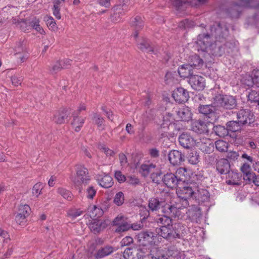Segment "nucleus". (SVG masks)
<instances>
[{"instance_id": "1", "label": "nucleus", "mask_w": 259, "mask_h": 259, "mask_svg": "<svg viewBox=\"0 0 259 259\" xmlns=\"http://www.w3.org/2000/svg\"><path fill=\"white\" fill-rule=\"evenodd\" d=\"M217 27L212 26L210 28L211 35L208 33L199 34L197 40L195 41V48L198 52L201 51L205 52L211 43V36H214L216 38H220L227 36L228 30L226 27H222L220 24L217 25Z\"/></svg>"}, {"instance_id": "2", "label": "nucleus", "mask_w": 259, "mask_h": 259, "mask_svg": "<svg viewBox=\"0 0 259 259\" xmlns=\"http://www.w3.org/2000/svg\"><path fill=\"white\" fill-rule=\"evenodd\" d=\"M196 191V186L194 184L189 185L179 186L177 188V194L179 198L180 203H182V206L187 207L189 206L188 199L194 198L195 193Z\"/></svg>"}, {"instance_id": "3", "label": "nucleus", "mask_w": 259, "mask_h": 259, "mask_svg": "<svg viewBox=\"0 0 259 259\" xmlns=\"http://www.w3.org/2000/svg\"><path fill=\"white\" fill-rule=\"evenodd\" d=\"M214 101L215 106L227 109H233L237 105L236 99L232 96L220 95L215 97Z\"/></svg>"}, {"instance_id": "4", "label": "nucleus", "mask_w": 259, "mask_h": 259, "mask_svg": "<svg viewBox=\"0 0 259 259\" xmlns=\"http://www.w3.org/2000/svg\"><path fill=\"white\" fill-rule=\"evenodd\" d=\"M88 170L82 165H78L76 168V175L71 178L72 182L76 186H79L82 183L87 184L90 180Z\"/></svg>"}, {"instance_id": "5", "label": "nucleus", "mask_w": 259, "mask_h": 259, "mask_svg": "<svg viewBox=\"0 0 259 259\" xmlns=\"http://www.w3.org/2000/svg\"><path fill=\"white\" fill-rule=\"evenodd\" d=\"M175 121V119L171 113H168L163 116L162 120L158 123L159 132L164 133L162 134L163 136H166L165 133L168 130L175 127L177 124Z\"/></svg>"}, {"instance_id": "6", "label": "nucleus", "mask_w": 259, "mask_h": 259, "mask_svg": "<svg viewBox=\"0 0 259 259\" xmlns=\"http://www.w3.org/2000/svg\"><path fill=\"white\" fill-rule=\"evenodd\" d=\"M158 234L164 238L171 239L180 238L179 233L174 229L172 225L170 226H161L156 230Z\"/></svg>"}, {"instance_id": "7", "label": "nucleus", "mask_w": 259, "mask_h": 259, "mask_svg": "<svg viewBox=\"0 0 259 259\" xmlns=\"http://www.w3.org/2000/svg\"><path fill=\"white\" fill-rule=\"evenodd\" d=\"M213 126L212 124L209 122L203 120H196L192 123V130L198 134H204L209 132L210 127Z\"/></svg>"}, {"instance_id": "8", "label": "nucleus", "mask_w": 259, "mask_h": 259, "mask_svg": "<svg viewBox=\"0 0 259 259\" xmlns=\"http://www.w3.org/2000/svg\"><path fill=\"white\" fill-rule=\"evenodd\" d=\"M162 181L167 187L170 188L178 187L184 182L182 179L178 178L176 175L172 173L165 175L162 178Z\"/></svg>"}, {"instance_id": "9", "label": "nucleus", "mask_w": 259, "mask_h": 259, "mask_svg": "<svg viewBox=\"0 0 259 259\" xmlns=\"http://www.w3.org/2000/svg\"><path fill=\"white\" fill-rule=\"evenodd\" d=\"M137 238L141 245L147 246L155 244L156 237L151 232H143L139 233Z\"/></svg>"}, {"instance_id": "10", "label": "nucleus", "mask_w": 259, "mask_h": 259, "mask_svg": "<svg viewBox=\"0 0 259 259\" xmlns=\"http://www.w3.org/2000/svg\"><path fill=\"white\" fill-rule=\"evenodd\" d=\"M189 83L194 90L201 91L205 88V80L201 76L193 75L190 76Z\"/></svg>"}, {"instance_id": "11", "label": "nucleus", "mask_w": 259, "mask_h": 259, "mask_svg": "<svg viewBox=\"0 0 259 259\" xmlns=\"http://www.w3.org/2000/svg\"><path fill=\"white\" fill-rule=\"evenodd\" d=\"M238 122L241 124H250L253 121V115L248 110L242 109L237 113Z\"/></svg>"}, {"instance_id": "12", "label": "nucleus", "mask_w": 259, "mask_h": 259, "mask_svg": "<svg viewBox=\"0 0 259 259\" xmlns=\"http://www.w3.org/2000/svg\"><path fill=\"white\" fill-rule=\"evenodd\" d=\"M142 171V174L146 176L151 174L152 177L160 176V171L159 168L155 164L148 163L142 164L141 166Z\"/></svg>"}, {"instance_id": "13", "label": "nucleus", "mask_w": 259, "mask_h": 259, "mask_svg": "<svg viewBox=\"0 0 259 259\" xmlns=\"http://www.w3.org/2000/svg\"><path fill=\"white\" fill-rule=\"evenodd\" d=\"M181 203V204H177L176 206L167 205L162 209V212L167 214L170 218L179 217L181 215L180 209L184 208L182 206V203Z\"/></svg>"}, {"instance_id": "14", "label": "nucleus", "mask_w": 259, "mask_h": 259, "mask_svg": "<svg viewBox=\"0 0 259 259\" xmlns=\"http://www.w3.org/2000/svg\"><path fill=\"white\" fill-rule=\"evenodd\" d=\"M172 97L179 103L185 102L189 98L188 92L183 88H178L174 91Z\"/></svg>"}, {"instance_id": "15", "label": "nucleus", "mask_w": 259, "mask_h": 259, "mask_svg": "<svg viewBox=\"0 0 259 259\" xmlns=\"http://www.w3.org/2000/svg\"><path fill=\"white\" fill-rule=\"evenodd\" d=\"M180 144L185 148H190L195 146L196 140L187 133H183L179 138Z\"/></svg>"}, {"instance_id": "16", "label": "nucleus", "mask_w": 259, "mask_h": 259, "mask_svg": "<svg viewBox=\"0 0 259 259\" xmlns=\"http://www.w3.org/2000/svg\"><path fill=\"white\" fill-rule=\"evenodd\" d=\"M178 120L189 121L192 118V113L188 107H183L177 111Z\"/></svg>"}, {"instance_id": "17", "label": "nucleus", "mask_w": 259, "mask_h": 259, "mask_svg": "<svg viewBox=\"0 0 259 259\" xmlns=\"http://www.w3.org/2000/svg\"><path fill=\"white\" fill-rule=\"evenodd\" d=\"M143 253L138 248H126L123 252L125 259H139L143 256Z\"/></svg>"}, {"instance_id": "18", "label": "nucleus", "mask_w": 259, "mask_h": 259, "mask_svg": "<svg viewBox=\"0 0 259 259\" xmlns=\"http://www.w3.org/2000/svg\"><path fill=\"white\" fill-rule=\"evenodd\" d=\"M96 180L98 184L104 188H110L113 184L112 177L107 174L98 175L96 177Z\"/></svg>"}, {"instance_id": "19", "label": "nucleus", "mask_w": 259, "mask_h": 259, "mask_svg": "<svg viewBox=\"0 0 259 259\" xmlns=\"http://www.w3.org/2000/svg\"><path fill=\"white\" fill-rule=\"evenodd\" d=\"M195 146L198 147L201 150L206 152H208L213 147L211 140L206 138L196 139Z\"/></svg>"}, {"instance_id": "20", "label": "nucleus", "mask_w": 259, "mask_h": 259, "mask_svg": "<svg viewBox=\"0 0 259 259\" xmlns=\"http://www.w3.org/2000/svg\"><path fill=\"white\" fill-rule=\"evenodd\" d=\"M210 195L207 190L203 188H200L196 186V191L195 193L194 199L199 202H205L209 199Z\"/></svg>"}, {"instance_id": "21", "label": "nucleus", "mask_w": 259, "mask_h": 259, "mask_svg": "<svg viewBox=\"0 0 259 259\" xmlns=\"http://www.w3.org/2000/svg\"><path fill=\"white\" fill-rule=\"evenodd\" d=\"M168 159L172 165H178L184 160V156L179 151L173 150L169 152Z\"/></svg>"}, {"instance_id": "22", "label": "nucleus", "mask_w": 259, "mask_h": 259, "mask_svg": "<svg viewBox=\"0 0 259 259\" xmlns=\"http://www.w3.org/2000/svg\"><path fill=\"white\" fill-rule=\"evenodd\" d=\"M164 202L160 201L158 198H152L149 200L148 207L152 211H157L160 209L164 208Z\"/></svg>"}, {"instance_id": "23", "label": "nucleus", "mask_w": 259, "mask_h": 259, "mask_svg": "<svg viewBox=\"0 0 259 259\" xmlns=\"http://www.w3.org/2000/svg\"><path fill=\"white\" fill-rule=\"evenodd\" d=\"M106 226L105 222L94 220L89 224V227L92 232L97 233L105 229Z\"/></svg>"}, {"instance_id": "24", "label": "nucleus", "mask_w": 259, "mask_h": 259, "mask_svg": "<svg viewBox=\"0 0 259 259\" xmlns=\"http://www.w3.org/2000/svg\"><path fill=\"white\" fill-rule=\"evenodd\" d=\"M230 164L226 159H221L217 163V169L221 174L229 172Z\"/></svg>"}, {"instance_id": "25", "label": "nucleus", "mask_w": 259, "mask_h": 259, "mask_svg": "<svg viewBox=\"0 0 259 259\" xmlns=\"http://www.w3.org/2000/svg\"><path fill=\"white\" fill-rule=\"evenodd\" d=\"M174 5L177 11H182L185 10L189 6H196L197 4L193 1L174 0Z\"/></svg>"}, {"instance_id": "26", "label": "nucleus", "mask_w": 259, "mask_h": 259, "mask_svg": "<svg viewBox=\"0 0 259 259\" xmlns=\"http://www.w3.org/2000/svg\"><path fill=\"white\" fill-rule=\"evenodd\" d=\"M191 65L188 64H184L178 68V73L181 77H189L191 75H193L192 69Z\"/></svg>"}, {"instance_id": "27", "label": "nucleus", "mask_w": 259, "mask_h": 259, "mask_svg": "<svg viewBox=\"0 0 259 259\" xmlns=\"http://www.w3.org/2000/svg\"><path fill=\"white\" fill-rule=\"evenodd\" d=\"M88 212L90 217L94 220L100 218L104 213L103 210L96 205L91 206L89 208Z\"/></svg>"}, {"instance_id": "28", "label": "nucleus", "mask_w": 259, "mask_h": 259, "mask_svg": "<svg viewBox=\"0 0 259 259\" xmlns=\"http://www.w3.org/2000/svg\"><path fill=\"white\" fill-rule=\"evenodd\" d=\"M123 7H122V5L119 4L118 5H116L113 8L114 14L112 15L113 21L115 22L118 21L119 19L120 16L119 15H122L124 13L125 11H126L127 8L125 7L123 9Z\"/></svg>"}, {"instance_id": "29", "label": "nucleus", "mask_w": 259, "mask_h": 259, "mask_svg": "<svg viewBox=\"0 0 259 259\" xmlns=\"http://www.w3.org/2000/svg\"><path fill=\"white\" fill-rule=\"evenodd\" d=\"M68 115L67 111L63 110L61 111L57 112L54 115L53 120L58 124H61L65 122Z\"/></svg>"}, {"instance_id": "30", "label": "nucleus", "mask_w": 259, "mask_h": 259, "mask_svg": "<svg viewBox=\"0 0 259 259\" xmlns=\"http://www.w3.org/2000/svg\"><path fill=\"white\" fill-rule=\"evenodd\" d=\"M114 251V248L110 246H106L99 249L95 255L97 258H103L110 254Z\"/></svg>"}, {"instance_id": "31", "label": "nucleus", "mask_w": 259, "mask_h": 259, "mask_svg": "<svg viewBox=\"0 0 259 259\" xmlns=\"http://www.w3.org/2000/svg\"><path fill=\"white\" fill-rule=\"evenodd\" d=\"M240 169L244 174V179L248 181H251V177L253 174L251 172L250 166L245 162L242 165Z\"/></svg>"}, {"instance_id": "32", "label": "nucleus", "mask_w": 259, "mask_h": 259, "mask_svg": "<svg viewBox=\"0 0 259 259\" xmlns=\"http://www.w3.org/2000/svg\"><path fill=\"white\" fill-rule=\"evenodd\" d=\"M189 64L192 67L199 68L202 66L203 60L198 55L195 54L190 57Z\"/></svg>"}, {"instance_id": "33", "label": "nucleus", "mask_w": 259, "mask_h": 259, "mask_svg": "<svg viewBox=\"0 0 259 259\" xmlns=\"http://www.w3.org/2000/svg\"><path fill=\"white\" fill-rule=\"evenodd\" d=\"M188 215L193 220L197 221V219L201 215V210L196 206H193L187 212Z\"/></svg>"}, {"instance_id": "34", "label": "nucleus", "mask_w": 259, "mask_h": 259, "mask_svg": "<svg viewBox=\"0 0 259 259\" xmlns=\"http://www.w3.org/2000/svg\"><path fill=\"white\" fill-rule=\"evenodd\" d=\"M229 178L226 181V183L229 185H237L240 181V175L237 172L233 171L229 172Z\"/></svg>"}, {"instance_id": "35", "label": "nucleus", "mask_w": 259, "mask_h": 259, "mask_svg": "<svg viewBox=\"0 0 259 259\" xmlns=\"http://www.w3.org/2000/svg\"><path fill=\"white\" fill-rule=\"evenodd\" d=\"M84 122V120L82 117L74 115L72 125L76 132H78L82 126Z\"/></svg>"}, {"instance_id": "36", "label": "nucleus", "mask_w": 259, "mask_h": 259, "mask_svg": "<svg viewBox=\"0 0 259 259\" xmlns=\"http://www.w3.org/2000/svg\"><path fill=\"white\" fill-rule=\"evenodd\" d=\"M24 48L22 46L21 44H19L18 47L16 48L15 51L16 52V57L19 60V62L20 63H23L26 61L27 59L28 56L27 54L24 53L23 54H21L20 53L21 51H23Z\"/></svg>"}, {"instance_id": "37", "label": "nucleus", "mask_w": 259, "mask_h": 259, "mask_svg": "<svg viewBox=\"0 0 259 259\" xmlns=\"http://www.w3.org/2000/svg\"><path fill=\"white\" fill-rule=\"evenodd\" d=\"M241 124L238 121H230L227 124V130L231 132H236L241 130Z\"/></svg>"}, {"instance_id": "38", "label": "nucleus", "mask_w": 259, "mask_h": 259, "mask_svg": "<svg viewBox=\"0 0 259 259\" xmlns=\"http://www.w3.org/2000/svg\"><path fill=\"white\" fill-rule=\"evenodd\" d=\"M214 110V107L211 105H200L199 111L200 113L205 115L212 113Z\"/></svg>"}, {"instance_id": "39", "label": "nucleus", "mask_w": 259, "mask_h": 259, "mask_svg": "<svg viewBox=\"0 0 259 259\" xmlns=\"http://www.w3.org/2000/svg\"><path fill=\"white\" fill-rule=\"evenodd\" d=\"M157 223L161 226H170L172 225L171 218L166 213L158 219Z\"/></svg>"}, {"instance_id": "40", "label": "nucleus", "mask_w": 259, "mask_h": 259, "mask_svg": "<svg viewBox=\"0 0 259 259\" xmlns=\"http://www.w3.org/2000/svg\"><path fill=\"white\" fill-rule=\"evenodd\" d=\"M187 158L189 163L193 165H196L199 162V155L197 152L190 153Z\"/></svg>"}, {"instance_id": "41", "label": "nucleus", "mask_w": 259, "mask_h": 259, "mask_svg": "<svg viewBox=\"0 0 259 259\" xmlns=\"http://www.w3.org/2000/svg\"><path fill=\"white\" fill-rule=\"evenodd\" d=\"M216 149L220 152H225L227 151L228 144L223 140H218L215 143Z\"/></svg>"}, {"instance_id": "42", "label": "nucleus", "mask_w": 259, "mask_h": 259, "mask_svg": "<svg viewBox=\"0 0 259 259\" xmlns=\"http://www.w3.org/2000/svg\"><path fill=\"white\" fill-rule=\"evenodd\" d=\"M139 48L143 51L146 52H153V50L151 47L150 46L149 42L146 40H143L139 44Z\"/></svg>"}, {"instance_id": "43", "label": "nucleus", "mask_w": 259, "mask_h": 259, "mask_svg": "<svg viewBox=\"0 0 259 259\" xmlns=\"http://www.w3.org/2000/svg\"><path fill=\"white\" fill-rule=\"evenodd\" d=\"M124 201V196L122 192L117 193L114 198L113 202L117 206L121 205Z\"/></svg>"}, {"instance_id": "44", "label": "nucleus", "mask_w": 259, "mask_h": 259, "mask_svg": "<svg viewBox=\"0 0 259 259\" xmlns=\"http://www.w3.org/2000/svg\"><path fill=\"white\" fill-rule=\"evenodd\" d=\"M44 186L42 183H37L35 184L32 190V193L33 196L38 197L41 193V190L43 189Z\"/></svg>"}, {"instance_id": "45", "label": "nucleus", "mask_w": 259, "mask_h": 259, "mask_svg": "<svg viewBox=\"0 0 259 259\" xmlns=\"http://www.w3.org/2000/svg\"><path fill=\"white\" fill-rule=\"evenodd\" d=\"M30 212L31 208L28 205L22 204L19 206L18 213H21L22 215L25 214V216L28 217Z\"/></svg>"}, {"instance_id": "46", "label": "nucleus", "mask_w": 259, "mask_h": 259, "mask_svg": "<svg viewBox=\"0 0 259 259\" xmlns=\"http://www.w3.org/2000/svg\"><path fill=\"white\" fill-rule=\"evenodd\" d=\"M257 0H241L240 5L245 7L257 8Z\"/></svg>"}, {"instance_id": "47", "label": "nucleus", "mask_w": 259, "mask_h": 259, "mask_svg": "<svg viewBox=\"0 0 259 259\" xmlns=\"http://www.w3.org/2000/svg\"><path fill=\"white\" fill-rule=\"evenodd\" d=\"M58 193L61 195L64 198L67 200H71L72 198V193L69 190L63 188H59L57 190Z\"/></svg>"}, {"instance_id": "48", "label": "nucleus", "mask_w": 259, "mask_h": 259, "mask_svg": "<svg viewBox=\"0 0 259 259\" xmlns=\"http://www.w3.org/2000/svg\"><path fill=\"white\" fill-rule=\"evenodd\" d=\"M214 131L217 135L220 137H224L228 135V131L227 127L226 128L221 125L217 126L215 127Z\"/></svg>"}, {"instance_id": "49", "label": "nucleus", "mask_w": 259, "mask_h": 259, "mask_svg": "<svg viewBox=\"0 0 259 259\" xmlns=\"http://www.w3.org/2000/svg\"><path fill=\"white\" fill-rule=\"evenodd\" d=\"M168 253L170 255V259H184L185 257L184 254L177 250H168Z\"/></svg>"}, {"instance_id": "50", "label": "nucleus", "mask_w": 259, "mask_h": 259, "mask_svg": "<svg viewBox=\"0 0 259 259\" xmlns=\"http://www.w3.org/2000/svg\"><path fill=\"white\" fill-rule=\"evenodd\" d=\"M248 98L251 102L257 104L259 102V94L255 91H251L248 95Z\"/></svg>"}, {"instance_id": "51", "label": "nucleus", "mask_w": 259, "mask_h": 259, "mask_svg": "<svg viewBox=\"0 0 259 259\" xmlns=\"http://www.w3.org/2000/svg\"><path fill=\"white\" fill-rule=\"evenodd\" d=\"M45 21H46L47 25L50 27V28L53 30L56 28V23L52 17L48 16H46L45 17Z\"/></svg>"}, {"instance_id": "52", "label": "nucleus", "mask_w": 259, "mask_h": 259, "mask_svg": "<svg viewBox=\"0 0 259 259\" xmlns=\"http://www.w3.org/2000/svg\"><path fill=\"white\" fill-rule=\"evenodd\" d=\"M62 69L61 62H60V61H57L54 64L52 65V66L50 67V72L52 74H54L61 70Z\"/></svg>"}, {"instance_id": "53", "label": "nucleus", "mask_w": 259, "mask_h": 259, "mask_svg": "<svg viewBox=\"0 0 259 259\" xmlns=\"http://www.w3.org/2000/svg\"><path fill=\"white\" fill-rule=\"evenodd\" d=\"M133 25L135 26L137 29H141L144 26V21L140 17L137 16L133 21Z\"/></svg>"}, {"instance_id": "54", "label": "nucleus", "mask_w": 259, "mask_h": 259, "mask_svg": "<svg viewBox=\"0 0 259 259\" xmlns=\"http://www.w3.org/2000/svg\"><path fill=\"white\" fill-rule=\"evenodd\" d=\"M32 26L33 28H34L37 32L40 33L41 34L45 33V31L42 29V28L39 25V21L37 19H34L32 22Z\"/></svg>"}, {"instance_id": "55", "label": "nucleus", "mask_w": 259, "mask_h": 259, "mask_svg": "<svg viewBox=\"0 0 259 259\" xmlns=\"http://www.w3.org/2000/svg\"><path fill=\"white\" fill-rule=\"evenodd\" d=\"M27 217L25 214L22 215L21 213H18L16 215L15 220L17 224L20 225H24L26 222Z\"/></svg>"}, {"instance_id": "56", "label": "nucleus", "mask_w": 259, "mask_h": 259, "mask_svg": "<svg viewBox=\"0 0 259 259\" xmlns=\"http://www.w3.org/2000/svg\"><path fill=\"white\" fill-rule=\"evenodd\" d=\"M130 228H131V225L127 224L125 221L121 224L120 225H118L117 228L116 229V232H121L127 231Z\"/></svg>"}, {"instance_id": "57", "label": "nucleus", "mask_w": 259, "mask_h": 259, "mask_svg": "<svg viewBox=\"0 0 259 259\" xmlns=\"http://www.w3.org/2000/svg\"><path fill=\"white\" fill-rule=\"evenodd\" d=\"M93 120L96 124H97L100 130H102L104 129V127L102 125L103 122V118H102L99 115L95 114L94 116Z\"/></svg>"}, {"instance_id": "58", "label": "nucleus", "mask_w": 259, "mask_h": 259, "mask_svg": "<svg viewBox=\"0 0 259 259\" xmlns=\"http://www.w3.org/2000/svg\"><path fill=\"white\" fill-rule=\"evenodd\" d=\"M60 3V1H58V2H56L54 5L53 9V14L54 16L58 19H60L61 18V14L60 13V8L59 7V4Z\"/></svg>"}, {"instance_id": "59", "label": "nucleus", "mask_w": 259, "mask_h": 259, "mask_svg": "<svg viewBox=\"0 0 259 259\" xmlns=\"http://www.w3.org/2000/svg\"><path fill=\"white\" fill-rule=\"evenodd\" d=\"M97 191L93 186L89 187L86 190L87 197L89 199H93L96 194Z\"/></svg>"}, {"instance_id": "60", "label": "nucleus", "mask_w": 259, "mask_h": 259, "mask_svg": "<svg viewBox=\"0 0 259 259\" xmlns=\"http://www.w3.org/2000/svg\"><path fill=\"white\" fill-rule=\"evenodd\" d=\"M82 213V211L79 209H70L68 212V215L71 217L73 219L76 218L77 217L80 215Z\"/></svg>"}, {"instance_id": "61", "label": "nucleus", "mask_w": 259, "mask_h": 259, "mask_svg": "<svg viewBox=\"0 0 259 259\" xmlns=\"http://www.w3.org/2000/svg\"><path fill=\"white\" fill-rule=\"evenodd\" d=\"M226 156L230 160L235 161L238 159L239 154L235 151H229L227 153Z\"/></svg>"}, {"instance_id": "62", "label": "nucleus", "mask_w": 259, "mask_h": 259, "mask_svg": "<svg viewBox=\"0 0 259 259\" xmlns=\"http://www.w3.org/2000/svg\"><path fill=\"white\" fill-rule=\"evenodd\" d=\"M124 221V218L121 214L118 215L113 221V225L118 226L120 225Z\"/></svg>"}, {"instance_id": "63", "label": "nucleus", "mask_w": 259, "mask_h": 259, "mask_svg": "<svg viewBox=\"0 0 259 259\" xmlns=\"http://www.w3.org/2000/svg\"><path fill=\"white\" fill-rule=\"evenodd\" d=\"M115 178L120 183L123 182L125 181V177L123 175L120 171H116L115 172Z\"/></svg>"}, {"instance_id": "64", "label": "nucleus", "mask_w": 259, "mask_h": 259, "mask_svg": "<svg viewBox=\"0 0 259 259\" xmlns=\"http://www.w3.org/2000/svg\"><path fill=\"white\" fill-rule=\"evenodd\" d=\"M252 82L259 88V71H256L252 77Z\"/></svg>"}]
</instances>
